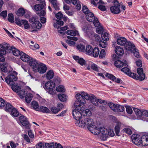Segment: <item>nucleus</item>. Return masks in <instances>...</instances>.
Segmentation results:
<instances>
[{"label": "nucleus", "instance_id": "obj_55", "mask_svg": "<svg viewBox=\"0 0 148 148\" xmlns=\"http://www.w3.org/2000/svg\"><path fill=\"white\" fill-rule=\"evenodd\" d=\"M99 45L100 47L103 48L106 47L107 45V42H105L103 41H99Z\"/></svg>", "mask_w": 148, "mask_h": 148}, {"label": "nucleus", "instance_id": "obj_30", "mask_svg": "<svg viewBox=\"0 0 148 148\" xmlns=\"http://www.w3.org/2000/svg\"><path fill=\"white\" fill-rule=\"evenodd\" d=\"M5 110L7 112H10L14 108L10 103L7 102L5 103Z\"/></svg>", "mask_w": 148, "mask_h": 148}, {"label": "nucleus", "instance_id": "obj_34", "mask_svg": "<svg viewBox=\"0 0 148 148\" xmlns=\"http://www.w3.org/2000/svg\"><path fill=\"white\" fill-rule=\"evenodd\" d=\"M114 112H123L124 110V107L122 106L119 104H116V106Z\"/></svg>", "mask_w": 148, "mask_h": 148}, {"label": "nucleus", "instance_id": "obj_8", "mask_svg": "<svg viewBox=\"0 0 148 148\" xmlns=\"http://www.w3.org/2000/svg\"><path fill=\"white\" fill-rule=\"evenodd\" d=\"M112 3L114 5L110 8L111 12L115 14H119L121 12V10L119 1L117 0H114Z\"/></svg>", "mask_w": 148, "mask_h": 148}, {"label": "nucleus", "instance_id": "obj_26", "mask_svg": "<svg viewBox=\"0 0 148 148\" xmlns=\"http://www.w3.org/2000/svg\"><path fill=\"white\" fill-rule=\"evenodd\" d=\"M86 15V19L88 21L90 22H92L93 21L94 19L96 18L95 17L93 13L91 12L88 13Z\"/></svg>", "mask_w": 148, "mask_h": 148}, {"label": "nucleus", "instance_id": "obj_45", "mask_svg": "<svg viewBox=\"0 0 148 148\" xmlns=\"http://www.w3.org/2000/svg\"><path fill=\"white\" fill-rule=\"evenodd\" d=\"M133 110L137 116H142V110L141 111L139 109L136 108H134Z\"/></svg>", "mask_w": 148, "mask_h": 148}, {"label": "nucleus", "instance_id": "obj_60", "mask_svg": "<svg viewBox=\"0 0 148 148\" xmlns=\"http://www.w3.org/2000/svg\"><path fill=\"white\" fill-rule=\"evenodd\" d=\"M45 148H53L54 146V143L52 142L51 143H45Z\"/></svg>", "mask_w": 148, "mask_h": 148}, {"label": "nucleus", "instance_id": "obj_48", "mask_svg": "<svg viewBox=\"0 0 148 148\" xmlns=\"http://www.w3.org/2000/svg\"><path fill=\"white\" fill-rule=\"evenodd\" d=\"M101 40L100 36L96 34H95L92 38L91 40L95 41L96 42H98L100 41Z\"/></svg>", "mask_w": 148, "mask_h": 148}, {"label": "nucleus", "instance_id": "obj_5", "mask_svg": "<svg viewBox=\"0 0 148 148\" xmlns=\"http://www.w3.org/2000/svg\"><path fill=\"white\" fill-rule=\"evenodd\" d=\"M30 24V27L33 29L31 31L32 32H37L40 29L42 26L41 23L38 21H37L36 18L32 17L29 20Z\"/></svg>", "mask_w": 148, "mask_h": 148}, {"label": "nucleus", "instance_id": "obj_47", "mask_svg": "<svg viewBox=\"0 0 148 148\" xmlns=\"http://www.w3.org/2000/svg\"><path fill=\"white\" fill-rule=\"evenodd\" d=\"M56 90L58 92H64L65 91L64 86L62 85H60L57 87Z\"/></svg>", "mask_w": 148, "mask_h": 148}, {"label": "nucleus", "instance_id": "obj_52", "mask_svg": "<svg viewBox=\"0 0 148 148\" xmlns=\"http://www.w3.org/2000/svg\"><path fill=\"white\" fill-rule=\"evenodd\" d=\"M23 24L24 25V28L26 29H28L30 27V26L28 23V22L26 20L22 21Z\"/></svg>", "mask_w": 148, "mask_h": 148}, {"label": "nucleus", "instance_id": "obj_13", "mask_svg": "<svg viewBox=\"0 0 148 148\" xmlns=\"http://www.w3.org/2000/svg\"><path fill=\"white\" fill-rule=\"evenodd\" d=\"M82 29L86 34V36L88 37L90 40H91L92 38H93L95 33L93 31L90 30L88 25L83 27Z\"/></svg>", "mask_w": 148, "mask_h": 148}, {"label": "nucleus", "instance_id": "obj_23", "mask_svg": "<svg viewBox=\"0 0 148 148\" xmlns=\"http://www.w3.org/2000/svg\"><path fill=\"white\" fill-rule=\"evenodd\" d=\"M73 58L82 66L85 65L86 64V61L84 59L82 58H80L78 56H74Z\"/></svg>", "mask_w": 148, "mask_h": 148}, {"label": "nucleus", "instance_id": "obj_49", "mask_svg": "<svg viewBox=\"0 0 148 148\" xmlns=\"http://www.w3.org/2000/svg\"><path fill=\"white\" fill-rule=\"evenodd\" d=\"M8 21L11 23L14 22V18L13 15L12 13H9L8 15Z\"/></svg>", "mask_w": 148, "mask_h": 148}, {"label": "nucleus", "instance_id": "obj_43", "mask_svg": "<svg viewBox=\"0 0 148 148\" xmlns=\"http://www.w3.org/2000/svg\"><path fill=\"white\" fill-rule=\"evenodd\" d=\"M31 104L33 108L36 110L38 111L39 108V106L38 103L37 102L35 101H33L32 103Z\"/></svg>", "mask_w": 148, "mask_h": 148}, {"label": "nucleus", "instance_id": "obj_63", "mask_svg": "<svg viewBox=\"0 0 148 148\" xmlns=\"http://www.w3.org/2000/svg\"><path fill=\"white\" fill-rule=\"evenodd\" d=\"M66 3L67 4H70L71 3L74 5L76 4L77 0H64Z\"/></svg>", "mask_w": 148, "mask_h": 148}, {"label": "nucleus", "instance_id": "obj_62", "mask_svg": "<svg viewBox=\"0 0 148 148\" xmlns=\"http://www.w3.org/2000/svg\"><path fill=\"white\" fill-rule=\"evenodd\" d=\"M132 52H133V53L135 56L137 58H139L140 57V55L139 54V53L138 51V50H136V48L134 49V50H133Z\"/></svg>", "mask_w": 148, "mask_h": 148}, {"label": "nucleus", "instance_id": "obj_39", "mask_svg": "<svg viewBox=\"0 0 148 148\" xmlns=\"http://www.w3.org/2000/svg\"><path fill=\"white\" fill-rule=\"evenodd\" d=\"M121 126V123H118L114 128V130L116 134L118 136H119L118 134L120 132Z\"/></svg>", "mask_w": 148, "mask_h": 148}, {"label": "nucleus", "instance_id": "obj_35", "mask_svg": "<svg viewBox=\"0 0 148 148\" xmlns=\"http://www.w3.org/2000/svg\"><path fill=\"white\" fill-rule=\"evenodd\" d=\"M49 1L52 4L55 10H58L59 9L57 1L56 0H49Z\"/></svg>", "mask_w": 148, "mask_h": 148}, {"label": "nucleus", "instance_id": "obj_57", "mask_svg": "<svg viewBox=\"0 0 148 148\" xmlns=\"http://www.w3.org/2000/svg\"><path fill=\"white\" fill-rule=\"evenodd\" d=\"M99 55V57L100 58H102L105 56L106 52L105 50L103 49H102Z\"/></svg>", "mask_w": 148, "mask_h": 148}, {"label": "nucleus", "instance_id": "obj_12", "mask_svg": "<svg viewBox=\"0 0 148 148\" xmlns=\"http://www.w3.org/2000/svg\"><path fill=\"white\" fill-rule=\"evenodd\" d=\"M19 119L21 123L25 126L26 128H30V125L28 120V119L26 116L22 115L19 117Z\"/></svg>", "mask_w": 148, "mask_h": 148}, {"label": "nucleus", "instance_id": "obj_33", "mask_svg": "<svg viewBox=\"0 0 148 148\" xmlns=\"http://www.w3.org/2000/svg\"><path fill=\"white\" fill-rule=\"evenodd\" d=\"M12 86L11 87L12 89L14 92H18L21 91V87L19 86L18 85H10Z\"/></svg>", "mask_w": 148, "mask_h": 148}, {"label": "nucleus", "instance_id": "obj_18", "mask_svg": "<svg viewBox=\"0 0 148 148\" xmlns=\"http://www.w3.org/2000/svg\"><path fill=\"white\" fill-rule=\"evenodd\" d=\"M114 65L116 67L118 68H121L124 66H128L126 60H124L122 61L119 60L116 61L114 62Z\"/></svg>", "mask_w": 148, "mask_h": 148}, {"label": "nucleus", "instance_id": "obj_64", "mask_svg": "<svg viewBox=\"0 0 148 148\" xmlns=\"http://www.w3.org/2000/svg\"><path fill=\"white\" fill-rule=\"evenodd\" d=\"M36 148H45L44 144L41 143L40 142L37 144L36 145Z\"/></svg>", "mask_w": 148, "mask_h": 148}, {"label": "nucleus", "instance_id": "obj_7", "mask_svg": "<svg viewBox=\"0 0 148 148\" xmlns=\"http://www.w3.org/2000/svg\"><path fill=\"white\" fill-rule=\"evenodd\" d=\"M55 86L54 82L50 80L45 84V87L44 88L49 93L53 95L55 93V90H53V88L55 87Z\"/></svg>", "mask_w": 148, "mask_h": 148}, {"label": "nucleus", "instance_id": "obj_40", "mask_svg": "<svg viewBox=\"0 0 148 148\" xmlns=\"http://www.w3.org/2000/svg\"><path fill=\"white\" fill-rule=\"evenodd\" d=\"M121 71L122 72H123L124 73L126 74H127L130 77V74L131 73H133L131 72L130 69L126 67H124L122 68V69H121Z\"/></svg>", "mask_w": 148, "mask_h": 148}, {"label": "nucleus", "instance_id": "obj_56", "mask_svg": "<svg viewBox=\"0 0 148 148\" xmlns=\"http://www.w3.org/2000/svg\"><path fill=\"white\" fill-rule=\"evenodd\" d=\"M22 21H24V20H21L18 18L16 17L15 18V23L18 25L19 26H21L22 25Z\"/></svg>", "mask_w": 148, "mask_h": 148}, {"label": "nucleus", "instance_id": "obj_2", "mask_svg": "<svg viewBox=\"0 0 148 148\" xmlns=\"http://www.w3.org/2000/svg\"><path fill=\"white\" fill-rule=\"evenodd\" d=\"M92 123L87 128L88 129L94 134H100L101 138L103 140H106L108 137V129L104 127H100L99 128L96 127L93 120Z\"/></svg>", "mask_w": 148, "mask_h": 148}, {"label": "nucleus", "instance_id": "obj_9", "mask_svg": "<svg viewBox=\"0 0 148 148\" xmlns=\"http://www.w3.org/2000/svg\"><path fill=\"white\" fill-rule=\"evenodd\" d=\"M3 46L4 48H5L6 50L8 51L9 52L10 51L12 50L13 54L16 56H20L21 52L20 51L16 48L13 47H11L10 45L6 43L4 44Z\"/></svg>", "mask_w": 148, "mask_h": 148}, {"label": "nucleus", "instance_id": "obj_3", "mask_svg": "<svg viewBox=\"0 0 148 148\" xmlns=\"http://www.w3.org/2000/svg\"><path fill=\"white\" fill-rule=\"evenodd\" d=\"M86 92L83 91L81 94H77L76 95V98L77 100H76L74 104V107L75 110H85L84 104L86 103L85 101V97L82 95V94Z\"/></svg>", "mask_w": 148, "mask_h": 148}, {"label": "nucleus", "instance_id": "obj_58", "mask_svg": "<svg viewBox=\"0 0 148 148\" xmlns=\"http://www.w3.org/2000/svg\"><path fill=\"white\" fill-rule=\"evenodd\" d=\"M123 132L129 135H131L132 133V132L131 129L128 128H124L123 130Z\"/></svg>", "mask_w": 148, "mask_h": 148}, {"label": "nucleus", "instance_id": "obj_31", "mask_svg": "<svg viewBox=\"0 0 148 148\" xmlns=\"http://www.w3.org/2000/svg\"><path fill=\"white\" fill-rule=\"evenodd\" d=\"M66 33L67 34L73 36H75L79 34L78 31L76 30L74 31L69 30L67 31Z\"/></svg>", "mask_w": 148, "mask_h": 148}, {"label": "nucleus", "instance_id": "obj_19", "mask_svg": "<svg viewBox=\"0 0 148 148\" xmlns=\"http://www.w3.org/2000/svg\"><path fill=\"white\" fill-rule=\"evenodd\" d=\"M29 63L30 66L33 69V70L35 71L39 65V63H38L36 60L32 58Z\"/></svg>", "mask_w": 148, "mask_h": 148}, {"label": "nucleus", "instance_id": "obj_29", "mask_svg": "<svg viewBox=\"0 0 148 148\" xmlns=\"http://www.w3.org/2000/svg\"><path fill=\"white\" fill-rule=\"evenodd\" d=\"M99 49L98 48L95 47L93 49L92 56L94 57H97L99 55Z\"/></svg>", "mask_w": 148, "mask_h": 148}, {"label": "nucleus", "instance_id": "obj_15", "mask_svg": "<svg viewBox=\"0 0 148 148\" xmlns=\"http://www.w3.org/2000/svg\"><path fill=\"white\" fill-rule=\"evenodd\" d=\"M45 5V1H42L40 3L34 5L32 7V8L33 10L37 12L39 11L42 9Z\"/></svg>", "mask_w": 148, "mask_h": 148}, {"label": "nucleus", "instance_id": "obj_41", "mask_svg": "<svg viewBox=\"0 0 148 148\" xmlns=\"http://www.w3.org/2000/svg\"><path fill=\"white\" fill-rule=\"evenodd\" d=\"M77 49L79 51L84 52L85 49V46L82 44H79L77 46Z\"/></svg>", "mask_w": 148, "mask_h": 148}, {"label": "nucleus", "instance_id": "obj_36", "mask_svg": "<svg viewBox=\"0 0 148 148\" xmlns=\"http://www.w3.org/2000/svg\"><path fill=\"white\" fill-rule=\"evenodd\" d=\"M32 94L29 93H28L25 96V101L27 103H29L32 98Z\"/></svg>", "mask_w": 148, "mask_h": 148}, {"label": "nucleus", "instance_id": "obj_42", "mask_svg": "<svg viewBox=\"0 0 148 148\" xmlns=\"http://www.w3.org/2000/svg\"><path fill=\"white\" fill-rule=\"evenodd\" d=\"M25 13V11L24 9L20 8L18 10L16 14L18 16H23Z\"/></svg>", "mask_w": 148, "mask_h": 148}, {"label": "nucleus", "instance_id": "obj_53", "mask_svg": "<svg viewBox=\"0 0 148 148\" xmlns=\"http://www.w3.org/2000/svg\"><path fill=\"white\" fill-rule=\"evenodd\" d=\"M96 31L99 34H101L104 32L103 28L102 26H100L98 27H97Z\"/></svg>", "mask_w": 148, "mask_h": 148}, {"label": "nucleus", "instance_id": "obj_17", "mask_svg": "<svg viewBox=\"0 0 148 148\" xmlns=\"http://www.w3.org/2000/svg\"><path fill=\"white\" fill-rule=\"evenodd\" d=\"M47 69V67L45 65L39 62V65L35 71H38L40 73H44L45 72Z\"/></svg>", "mask_w": 148, "mask_h": 148}, {"label": "nucleus", "instance_id": "obj_54", "mask_svg": "<svg viewBox=\"0 0 148 148\" xmlns=\"http://www.w3.org/2000/svg\"><path fill=\"white\" fill-rule=\"evenodd\" d=\"M82 11L86 15L90 12L86 5H84L83 7Z\"/></svg>", "mask_w": 148, "mask_h": 148}, {"label": "nucleus", "instance_id": "obj_4", "mask_svg": "<svg viewBox=\"0 0 148 148\" xmlns=\"http://www.w3.org/2000/svg\"><path fill=\"white\" fill-rule=\"evenodd\" d=\"M8 74H9L7 77L5 78V82L10 85L14 84V82L17 79V73L15 71L12 70Z\"/></svg>", "mask_w": 148, "mask_h": 148}, {"label": "nucleus", "instance_id": "obj_10", "mask_svg": "<svg viewBox=\"0 0 148 148\" xmlns=\"http://www.w3.org/2000/svg\"><path fill=\"white\" fill-rule=\"evenodd\" d=\"M82 95L85 97V99L87 100H90L92 103L95 106H97L98 105V103L97 101V99H96L95 96L92 94H88L86 92L84 93Z\"/></svg>", "mask_w": 148, "mask_h": 148}, {"label": "nucleus", "instance_id": "obj_51", "mask_svg": "<svg viewBox=\"0 0 148 148\" xmlns=\"http://www.w3.org/2000/svg\"><path fill=\"white\" fill-rule=\"evenodd\" d=\"M92 22H93V24L95 27H98L100 26V23L97 17L94 19V20Z\"/></svg>", "mask_w": 148, "mask_h": 148}, {"label": "nucleus", "instance_id": "obj_11", "mask_svg": "<svg viewBox=\"0 0 148 148\" xmlns=\"http://www.w3.org/2000/svg\"><path fill=\"white\" fill-rule=\"evenodd\" d=\"M13 70L8 63L0 62V70L1 71L8 74Z\"/></svg>", "mask_w": 148, "mask_h": 148}, {"label": "nucleus", "instance_id": "obj_44", "mask_svg": "<svg viewBox=\"0 0 148 148\" xmlns=\"http://www.w3.org/2000/svg\"><path fill=\"white\" fill-rule=\"evenodd\" d=\"M10 112L11 113L13 116L15 117H17L19 115V112L15 108H14Z\"/></svg>", "mask_w": 148, "mask_h": 148}, {"label": "nucleus", "instance_id": "obj_14", "mask_svg": "<svg viewBox=\"0 0 148 148\" xmlns=\"http://www.w3.org/2000/svg\"><path fill=\"white\" fill-rule=\"evenodd\" d=\"M133 143L136 145H141V140L140 136L137 134H133L132 136Z\"/></svg>", "mask_w": 148, "mask_h": 148}, {"label": "nucleus", "instance_id": "obj_46", "mask_svg": "<svg viewBox=\"0 0 148 148\" xmlns=\"http://www.w3.org/2000/svg\"><path fill=\"white\" fill-rule=\"evenodd\" d=\"M101 38L103 40L107 41L109 40V34L107 33H102Z\"/></svg>", "mask_w": 148, "mask_h": 148}, {"label": "nucleus", "instance_id": "obj_38", "mask_svg": "<svg viewBox=\"0 0 148 148\" xmlns=\"http://www.w3.org/2000/svg\"><path fill=\"white\" fill-rule=\"evenodd\" d=\"M58 97L60 101L64 102L66 100V96L65 94H60L58 96Z\"/></svg>", "mask_w": 148, "mask_h": 148}, {"label": "nucleus", "instance_id": "obj_37", "mask_svg": "<svg viewBox=\"0 0 148 148\" xmlns=\"http://www.w3.org/2000/svg\"><path fill=\"white\" fill-rule=\"evenodd\" d=\"M54 76V73L52 70L48 71L47 73L46 77L48 79H50L53 78Z\"/></svg>", "mask_w": 148, "mask_h": 148}, {"label": "nucleus", "instance_id": "obj_27", "mask_svg": "<svg viewBox=\"0 0 148 148\" xmlns=\"http://www.w3.org/2000/svg\"><path fill=\"white\" fill-rule=\"evenodd\" d=\"M115 51L116 54L119 56H122L124 52L123 49L120 46L116 47L115 48Z\"/></svg>", "mask_w": 148, "mask_h": 148}, {"label": "nucleus", "instance_id": "obj_24", "mask_svg": "<svg viewBox=\"0 0 148 148\" xmlns=\"http://www.w3.org/2000/svg\"><path fill=\"white\" fill-rule=\"evenodd\" d=\"M127 42V39L124 37L119 38L117 40V44L121 46H125Z\"/></svg>", "mask_w": 148, "mask_h": 148}, {"label": "nucleus", "instance_id": "obj_50", "mask_svg": "<svg viewBox=\"0 0 148 148\" xmlns=\"http://www.w3.org/2000/svg\"><path fill=\"white\" fill-rule=\"evenodd\" d=\"M52 113L56 114L59 112L60 110V108H57L56 107H52L51 109Z\"/></svg>", "mask_w": 148, "mask_h": 148}, {"label": "nucleus", "instance_id": "obj_28", "mask_svg": "<svg viewBox=\"0 0 148 148\" xmlns=\"http://www.w3.org/2000/svg\"><path fill=\"white\" fill-rule=\"evenodd\" d=\"M92 47L90 45H87L86 46L84 52L87 55L92 56V53L93 50Z\"/></svg>", "mask_w": 148, "mask_h": 148}, {"label": "nucleus", "instance_id": "obj_61", "mask_svg": "<svg viewBox=\"0 0 148 148\" xmlns=\"http://www.w3.org/2000/svg\"><path fill=\"white\" fill-rule=\"evenodd\" d=\"M5 104V100L2 98L0 97V108H2L3 107Z\"/></svg>", "mask_w": 148, "mask_h": 148}, {"label": "nucleus", "instance_id": "obj_22", "mask_svg": "<svg viewBox=\"0 0 148 148\" xmlns=\"http://www.w3.org/2000/svg\"><path fill=\"white\" fill-rule=\"evenodd\" d=\"M20 56L21 59L24 62H29L31 59L29 56L22 52H21Z\"/></svg>", "mask_w": 148, "mask_h": 148}, {"label": "nucleus", "instance_id": "obj_6", "mask_svg": "<svg viewBox=\"0 0 148 148\" xmlns=\"http://www.w3.org/2000/svg\"><path fill=\"white\" fill-rule=\"evenodd\" d=\"M137 72L139 75L134 73L130 74V77L136 79L141 81L144 80L145 78V75L143 73V71L142 68L137 69Z\"/></svg>", "mask_w": 148, "mask_h": 148}, {"label": "nucleus", "instance_id": "obj_25", "mask_svg": "<svg viewBox=\"0 0 148 148\" xmlns=\"http://www.w3.org/2000/svg\"><path fill=\"white\" fill-rule=\"evenodd\" d=\"M141 145L143 146H146L148 145V135H143L141 138Z\"/></svg>", "mask_w": 148, "mask_h": 148}, {"label": "nucleus", "instance_id": "obj_32", "mask_svg": "<svg viewBox=\"0 0 148 148\" xmlns=\"http://www.w3.org/2000/svg\"><path fill=\"white\" fill-rule=\"evenodd\" d=\"M38 111L44 113H49L51 112L48 108L43 106H40Z\"/></svg>", "mask_w": 148, "mask_h": 148}, {"label": "nucleus", "instance_id": "obj_59", "mask_svg": "<svg viewBox=\"0 0 148 148\" xmlns=\"http://www.w3.org/2000/svg\"><path fill=\"white\" fill-rule=\"evenodd\" d=\"M108 106L112 110L114 111L115 110L116 104H115L112 103H108Z\"/></svg>", "mask_w": 148, "mask_h": 148}, {"label": "nucleus", "instance_id": "obj_16", "mask_svg": "<svg viewBox=\"0 0 148 148\" xmlns=\"http://www.w3.org/2000/svg\"><path fill=\"white\" fill-rule=\"evenodd\" d=\"M3 45L0 44V62H3L5 61V58L3 55L5 54L7 52Z\"/></svg>", "mask_w": 148, "mask_h": 148}, {"label": "nucleus", "instance_id": "obj_1", "mask_svg": "<svg viewBox=\"0 0 148 148\" xmlns=\"http://www.w3.org/2000/svg\"><path fill=\"white\" fill-rule=\"evenodd\" d=\"M78 110H73L72 114L73 117L76 120L75 124L79 127L84 128L86 126L88 128L92 123L93 120L90 116L92 113L89 109L80 112Z\"/></svg>", "mask_w": 148, "mask_h": 148}, {"label": "nucleus", "instance_id": "obj_21", "mask_svg": "<svg viewBox=\"0 0 148 148\" xmlns=\"http://www.w3.org/2000/svg\"><path fill=\"white\" fill-rule=\"evenodd\" d=\"M105 76L113 81L115 80V82L121 84L123 82L122 80L121 79L119 78H117L116 79V77L112 74L107 73L106 74Z\"/></svg>", "mask_w": 148, "mask_h": 148}, {"label": "nucleus", "instance_id": "obj_20", "mask_svg": "<svg viewBox=\"0 0 148 148\" xmlns=\"http://www.w3.org/2000/svg\"><path fill=\"white\" fill-rule=\"evenodd\" d=\"M125 48L127 50L131 51L132 52L133 50H134L135 47L132 42L129 41H127L125 45Z\"/></svg>", "mask_w": 148, "mask_h": 148}]
</instances>
